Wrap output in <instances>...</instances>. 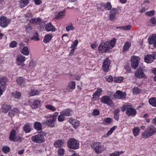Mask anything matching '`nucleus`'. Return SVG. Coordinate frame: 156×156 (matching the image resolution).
Listing matches in <instances>:
<instances>
[{
	"instance_id": "f257e3e1",
	"label": "nucleus",
	"mask_w": 156,
	"mask_h": 156,
	"mask_svg": "<svg viewBox=\"0 0 156 156\" xmlns=\"http://www.w3.org/2000/svg\"><path fill=\"white\" fill-rule=\"evenodd\" d=\"M46 136V133L44 131H40L37 134L32 136L31 140L33 142L41 144L44 142L45 141L44 137Z\"/></svg>"
},
{
	"instance_id": "f03ea898",
	"label": "nucleus",
	"mask_w": 156,
	"mask_h": 156,
	"mask_svg": "<svg viewBox=\"0 0 156 156\" xmlns=\"http://www.w3.org/2000/svg\"><path fill=\"white\" fill-rule=\"evenodd\" d=\"M121 110L123 112L126 111V113L128 116H135L136 113V109L133 107L131 105L126 104L123 105L122 107Z\"/></svg>"
},
{
	"instance_id": "7ed1b4c3",
	"label": "nucleus",
	"mask_w": 156,
	"mask_h": 156,
	"mask_svg": "<svg viewBox=\"0 0 156 156\" xmlns=\"http://www.w3.org/2000/svg\"><path fill=\"white\" fill-rule=\"evenodd\" d=\"M156 132V128L153 125H150L142 134L143 138H147L154 135Z\"/></svg>"
},
{
	"instance_id": "20e7f679",
	"label": "nucleus",
	"mask_w": 156,
	"mask_h": 156,
	"mask_svg": "<svg viewBox=\"0 0 156 156\" xmlns=\"http://www.w3.org/2000/svg\"><path fill=\"white\" fill-rule=\"evenodd\" d=\"M67 145L70 149L76 150L79 147V142L74 138H70L68 141Z\"/></svg>"
},
{
	"instance_id": "39448f33",
	"label": "nucleus",
	"mask_w": 156,
	"mask_h": 156,
	"mask_svg": "<svg viewBox=\"0 0 156 156\" xmlns=\"http://www.w3.org/2000/svg\"><path fill=\"white\" fill-rule=\"evenodd\" d=\"M99 51L102 52H108L111 48L108 42H103L101 43L98 48Z\"/></svg>"
},
{
	"instance_id": "423d86ee",
	"label": "nucleus",
	"mask_w": 156,
	"mask_h": 156,
	"mask_svg": "<svg viewBox=\"0 0 156 156\" xmlns=\"http://www.w3.org/2000/svg\"><path fill=\"white\" fill-rule=\"evenodd\" d=\"M0 25L2 28H5L9 25L11 22V20L6 17L2 16L0 19Z\"/></svg>"
},
{
	"instance_id": "0eeeda50",
	"label": "nucleus",
	"mask_w": 156,
	"mask_h": 156,
	"mask_svg": "<svg viewBox=\"0 0 156 156\" xmlns=\"http://www.w3.org/2000/svg\"><path fill=\"white\" fill-rule=\"evenodd\" d=\"M110 64L111 60L108 58H106L104 60L102 66V69L104 72H107L109 71Z\"/></svg>"
},
{
	"instance_id": "6e6552de",
	"label": "nucleus",
	"mask_w": 156,
	"mask_h": 156,
	"mask_svg": "<svg viewBox=\"0 0 156 156\" xmlns=\"http://www.w3.org/2000/svg\"><path fill=\"white\" fill-rule=\"evenodd\" d=\"M101 102L107 104L110 106H113V103L110 97L108 96H105L100 99Z\"/></svg>"
},
{
	"instance_id": "1a4fd4ad",
	"label": "nucleus",
	"mask_w": 156,
	"mask_h": 156,
	"mask_svg": "<svg viewBox=\"0 0 156 156\" xmlns=\"http://www.w3.org/2000/svg\"><path fill=\"white\" fill-rule=\"evenodd\" d=\"M114 96L116 99H123L126 97V94L125 92L118 90L114 94Z\"/></svg>"
},
{
	"instance_id": "9d476101",
	"label": "nucleus",
	"mask_w": 156,
	"mask_h": 156,
	"mask_svg": "<svg viewBox=\"0 0 156 156\" xmlns=\"http://www.w3.org/2000/svg\"><path fill=\"white\" fill-rule=\"evenodd\" d=\"M140 60V58L138 56H133L131 58V64L133 68H136L138 67V62Z\"/></svg>"
},
{
	"instance_id": "9b49d317",
	"label": "nucleus",
	"mask_w": 156,
	"mask_h": 156,
	"mask_svg": "<svg viewBox=\"0 0 156 156\" xmlns=\"http://www.w3.org/2000/svg\"><path fill=\"white\" fill-rule=\"evenodd\" d=\"M55 120H53L51 118L49 119H45L43 122V124L45 126L51 128H53L55 126Z\"/></svg>"
},
{
	"instance_id": "f8f14e48",
	"label": "nucleus",
	"mask_w": 156,
	"mask_h": 156,
	"mask_svg": "<svg viewBox=\"0 0 156 156\" xmlns=\"http://www.w3.org/2000/svg\"><path fill=\"white\" fill-rule=\"evenodd\" d=\"M29 23L41 25L43 22V21L40 18H33L29 20Z\"/></svg>"
},
{
	"instance_id": "ddd939ff",
	"label": "nucleus",
	"mask_w": 156,
	"mask_h": 156,
	"mask_svg": "<svg viewBox=\"0 0 156 156\" xmlns=\"http://www.w3.org/2000/svg\"><path fill=\"white\" fill-rule=\"evenodd\" d=\"M26 60L25 56L22 55H18L16 59V64L19 66H24V62Z\"/></svg>"
},
{
	"instance_id": "4468645a",
	"label": "nucleus",
	"mask_w": 156,
	"mask_h": 156,
	"mask_svg": "<svg viewBox=\"0 0 156 156\" xmlns=\"http://www.w3.org/2000/svg\"><path fill=\"white\" fill-rule=\"evenodd\" d=\"M69 122L71 124L75 129H77L80 125V122L79 121L76 119L70 118L69 119Z\"/></svg>"
},
{
	"instance_id": "2eb2a0df",
	"label": "nucleus",
	"mask_w": 156,
	"mask_h": 156,
	"mask_svg": "<svg viewBox=\"0 0 156 156\" xmlns=\"http://www.w3.org/2000/svg\"><path fill=\"white\" fill-rule=\"evenodd\" d=\"M41 103V101L40 100L37 99L32 102H30V104L32 108L36 109L40 106Z\"/></svg>"
},
{
	"instance_id": "dca6fc26",
	"label": "nucleus",
	"mask_w": 156,
	"mask_h": 156,
	"mask_svg": "<svg viewBox=\"0 0 156 156\" xmlns=\"http://www.w3.org/2000/svg\"><path fill=\"white\" fill-rule=\"evenodd\" d=\"M118 11L116 8H113L110 11L109 18L112 21H114L115 19V14L118 13Z\"/></svg>"
},
{
	"instance_id": "f3484780",
	"label": "nucleus",
	"mask_w": 156,
	"mask_h": 156,
	"mask_svg": "<svg viewBox=\"0 0 156 156\" xmlns=\"http://www.w3.org/2000/svg\"><path fill=\"white\" fill-rule=\"evenodd\" d=\"M143 67L139 68L137 71L135 73V75L137 77L140 78L144 77L145 75L143 72Z\"/></svg>"
},
{
	"instance_id": "a211bd4d",
	"label": "nucleus",
	"mask_w": 156,
	"mask_h": 156,
	"mask_svg": "<svg viewBox=\"0 0 156 156\" xmlns=\"http://www.w3.org/2000/svg\"><path fill=\"white\" fill-rule=\"evenodd\" d=\"M148 41L150 44L154 43V47H156V34H153L151 37H149Z\"/></svg>"
},
{
	"instance_id": "6ab92c4d",
	"label": "nucleus",
	"mask_w": 156,
	"mask_h": 156,
	"mask_svg": "<svg viewBox=\"0 0 156 156\" xmlns=\"http://www.w3.org/2000/svg\"><path fill=\"white\" fill-rule=\"evenodd\" d=\"M45 30L47 32L50 31L55 32L56 30L55 27L51 23L46 24L45 26Z\"/></svg>"
},
{
	"instance_id": "aec40b11",
	"label": "nucleus",
	"mask_w": 156,
	"mask_h": 156,
	"mask_svg": "<svg viewBox=\"0 0 156 156\" xmlns=\"http://www.w3.org/2000/svg\"><path fill=\"white\" fill-rule=\"evenodd\" d=\"M64 116H69L73 114V111L71 109L67 108L60 112Z\"/></svg>"
},
{
	"instance_id": "412c9836",
	"label": "nucleus",
	"mask_w": 156,
	"mask_h": 156,
	"mask_svg": "<svg viewBox=\"0 0 156 156\" xmlns=\"http://www.w3.org/2000/svg\"><path fill=\"white\" fill-rule=\"evenodd\" d=\"M16 139V131L14 129H13L10 133L9 139L11 141H15Z\"/></svg>"
},
{
	"instance_id": "4be33fe9",
	"label": "nucleus",
	"mask_w": 156,
	"mask_h": 156,
	"mask_svg": "<svg viewBox=\"0 0 156 156\" xmlns=\"http://www.w3.org/2000/svg\"><path fill=\"white\" fill-rule=\"evenodd\" d=\"M30 123L27 122L25 124L23 127V130L26 133H29L31 131Z\"/></svg>"
},
{
	"instance_id": "5701e85b",
	"label": "nucleus",
	"mask_w": 156,
	"mask_h": 156,
	"mask_svg": "<svg viewBox=\"0 0 156 156\" xmlns=\"http://www.w3.org/2000/svg\"><path fill=\"white\" fill-rule=\"evenodd\" d=\"M64 142L61 139L58 140L54 144V146L56 148H60L63 146Z\"/></svg>"
},
{
	"instance_id": "b1692460",
	"label": "nucleus",
	"mask_w": 156,
	"mask_h": 156,
	"mask_svg": "<svg viewBox=\"0 0 156 156\" xmlns=\"http://www.w3.org/2000/svg\"><path fill=\"white\" fill-rule=\"evenodd\" d=\"M154 60V58L152 55H147L144 58L145 62L148 63H151Z\"/></svg>"
},
{
	"instance_id": "393cba45",
	"label": "nucleus",
	"mask_w": 156,
	"mask_h": 156,
	"mask_svg": "<svg viewBox=\"0 0 156 156\" xmlns=\"http://www.w3.org/2000/svg\"><path fill=\"white\" fill-rule=\"evenodd\" d=\"M34 128L37 131H41L42 129L41 124L38 122L36 121L34 122Z\"/></svg>"
},
{
	"instance_id": "a878e982",
	"label": "nucleus",
	"mask_w": 156,
	"mask_h": 156,
	"mask_svg": "<svg viewBox=\"0 0 156 156\" xmlns=\"http://www.w3.org/2000/svg\"><path fill=\"white\" fill-rule=\"evenodd\" d=\"M53 36L49 34H47L45 35L43 42L44 43H49L51 40Z\"/></svg>"
},
{
	"instance_id": "bb28decb",
	"label": "nucleus",
	"mask_w": 156,
	"mask_h": 156,
	"mask_svg": "<svg viewBox=\"0 0 156 156\" xmlns=\"http://www.w3.org/2000/svg\"><path fill=\"white\" fill-rule=\"evenodd\" d=\"M12 107L10 105L4 104L2 106V111L4 113H6Z\"/></svg>"
},
{
	"instance_id": "cd10ccee",
	"label": "nucleus",
	"mask_w": 156,
	"mask_h": 156,
	"mask_svg": "<svg viewBox=\"0 0 156 156\" xmlns=\"http://www.w3.org/2000/svg\"><path fill=\"white\" fill-rule=\"evenodd\" d=\"M17 83L22 87L24 86V79L22 77H19L16 80Z\"/></svg>"
},
{
	"instance_id": "c85d7f7f",
	"label": "nucleus",
	"mask_w": 156,
	"mask_h": 156,
	"mask_svg": "<svg viewBox=\"0 0 156 156\" xmlns=\"http://www.w3.org/2000/svg\"><path fill=\"white\" fill-rule=\"evenodd\" d=\"M131 45V43L128 42L125 43L123 46L122 51L123 52L128 51Z\"/></svg>"
},
{
	"instance_id": "c756f323",
	"label": "nucleus",
	"mask_w": 156,
	"mask_h": 156,
	"mask_svg": "<svg viewBox=\"0 0 156 156\" xmlns=\"http://www.w3.org/2000/svg\"><path fill=\"white\" fill-rule=\"evenodd\" d=\"M149 103L152 106L156 107V98L154 97L150 98L149 100Z\"/></svg>"
},
{
	"instance_id": "7c9ffc66",
	"label": "nucleus",
	"mask_w": 156,
	"mask_h": 156,
	"mask_svg": "<svg viewBox=\"0 0 156 156\" xmlns=\"http://www.w3.org/2000/svg\"><path fill=\"white\" fill-rule=\"evenodd\" d=\"M7 81V78L3 76L0 78V84L2 86L6 85V83Z\"/></svg>"
},
{
	"instance_id": "2f4dec72",
	"label": "nucleus",
	"mask_w": 156,
	"mask_h": 156,
	"mask_svg": "<svg viewBox=\"0 0 156 156\" xmlns=\"http://www.w3.org/2000/svg\"><path fill=\"white\" fill-rule=\"evenodd\" d=\"M36 66V63L35 61L32 60L29 63L28 68L30 69H34Z\"/></svg>"
},
{
	"instance_id": "473e14b6",
	"label": "nucleus",
	"mask_w": 156,
	"mask_h": 156,
	"mask_svg": "<svg viewBox=\"0 0 156 156\" xmlns=\"http://www.w3.org/2000/svg\"><path fill=\"white\" fill-rule=\"evenodd\" d=\"M2 151L5 154H7L10 150V147L7 145H4L2 148Z\"/></svg>"
},
{
	"instance_id": "72a5a7b5",
	"label": "nucleus",
	"mask_w": 156,
	"mask_h": 156,
	"mask_svg": "<svg viewBox=\"0 0 156 156\" xmlns=\"http://www.w3.org/2000/svg\"><path fill=\"white\" fill-rule=\"evenodd\" d=\"M123 78L121 76L115 77L113 78V81L115 83H120L122 82Z\"/></svg>"
},
{
	"instance_id": "f704fd0d",
	"label": "nucleus",
	"mask_w": 156,
	"mask_h": 156,
	"mask_svg": "<svg viewBox=\"0 0 156 156\" xmlns=\"http://www.w3.org/2000/svg\"><path fill=\"white\" fill-rule=\"evenodd\" d=\"M75 28V27L73 26L72 23H70L68 25L66 28V30L67 32H69L70 30H74Z\"/></svg>"
},
{
	"instance_id": "c9c22d12",
	"label": "nucleus",
	"mask_w": 156,
	"mask_h": 156,
	"mask_svg": "<svg viewBox=\"0 0 156 156\" xmlns=\"http://www.w3.org/2000/svg\"><path fill=\"white\" fill-rule=\"evenodd\" d=\"M140 129L139 127H136L133 129V134L135 136H138L140 132Z\"/></svg>"
},
{
	"instance_id": "e433bc0d",
	"label": "nucleus",
	"mask_w": 156,
	"mask_h": 156,
	"mask_svg": "<svg viewBox=\"0 0 156 156\" xmlns=\"http://www.w3.org/2000/svg\"><path fill=\"white\" fill-rule=\"evenodd\" d=\"M22 53L26 55H29V51L27 47H24L22 50Z\"/></svg>"
},
{
	"instance_id": "4c0bfd02",
	"label": "nucleus",
	"mask_w": 156,
	"mask_h": 156,
	"mask_svg": "<svg viewBox=\"0 0 156 156\" xmlns=\"http://www.w3.org/2000/svg\"><path fill=\"white\" fill-rule=\"evenodd\" d=\"M45 108L48 109L49 110L52 111H56V108L54 106L50 105H47L45 106Z\"/></svg>"
},
{
	"instance_id": "58836bf2",
	"label": "nucleus",
	"mask_w": 156,
	"mask_h": 156,
	"mask_svg": "<svg viewBox=\"0 0 156 156\" xmlns=\"http://www.w3.org/2000/svg\"><path fill=\"white\" fill-rule=\"evenodd\" d=\"M60 114L58 117V120L59 122H62L65 120V117L61 112H60Z\"/></svg>"
},
{
	"instance_id": "ea45409f",
	"label": "nucleus",
	"mask_w": 156,
	"mask_h": 156,
	"mask_svg": "<svg viewBox=\"0 0 156 156\" xmlns=\"http://www.w3.org/2000/svg\"><path fill=\"white\" fill-rule=\"evenodd\" d=\"M30 96H34L36 95H39V93L37 90H32L29 93Z\"/></svg>"
},
{
	"instance_id": "a19ab883",
	"label": "nucleus",
	"mask_w": 156,
	"mask_h": 156,
	"mask_svg": "<svg viewBox=\"0 0 156 156\" xmlns=\"http://www.w3.org/2000/svg\"><path fill=\"white\" fill-rule=\"evenodd\" d=\"M68 86L71 89H74L76 87L75 82L73 81L69 82L68 83Z\"/></svg>"
},
{
	"instance_id": "79ce46f5",
	"label": "nucleus",
	"mask_w": 156,
	"mask_h": 156,
	"mask_svg": "<svg viewBox=\"0 0 156 156\" xmlns=\"http://www.w3.org/2000/svg\"><path fill=\"white\" fill-rule=\"evenodd\" d=\"M100 143L98 142V154L100 153L102 151L105 150V147L103 145H99Z\"/></svg>"
},
{
	"instance_id": "37998d69",
	"label": "nucleus",
	"mask_w": 156,
	"mask_h": 156,
	"mask_svg": "<svg viewBox=\"0 0 156 156\" xmlns=\"http://www.w3.org/2000/svg\"><path fill=\"white\" fill-rule=\"evenodd\" d=\"M12 94L14 98H19L21 96V93L18 91L12 93Z\"/></svg>"
},
{
	"instance_id": "c03bdc74",
	"label": "nucleus",
	"mask_w": 156,
	"mask_h": 156,
	"mask_svg": "<svg viewBox=\"0 0 156 156\" xmlns=\"http://www.w3.org/2000/svg\"><path fill=\"white\" fill-rule=\"evenodd\" d=\"M20 3L21 6L23 7H24L29 3V0H21Z\"/></svg>"
},
{
	"instance_id": "a18cd8bd",
	"label": "nucleus",
	"mask_w": 156,
	"mask_h": 156,
	"mask_svg": "<svg viewBox=\"0 0 156 156\" xmlns=\"http://www.w3.org/2000/svg\"><path fill=\"white\" fill-rule=\"evenodd\" d=\"M91 147L95 151V152L98 153V150L97 149V148L98 147L97 143L95 142L93 143L92 144H91Z\"/></svg>"
},
{
	"instance_id": "49530a36",
	"label": "nucleus",
	"mask_w": 156,
	"mask_h": 156,
	"mask_svg": "<svg viewBox=\"0 0 156 156\" xmlns=\"http://www.w3.org/2000/svg\"><path fill=\"white\" fill-rule=\"evenodd\" d=\"M104 6L108 10H111L112 8V5L111 3L109 2H107L105 4Z\"/></svg>"
},
{
	"instance_id": "de8ad7c7",
	"label": "nucleus",
	"mask_w": 156,
	"mask_h": 156,
	"mask_svg": "<svg viewBox=\"0 0 156 156\" xmlns=\"http://www.w3.org/2000/svg\"><path fill=\"white\" fill-rule=\"evenodd\" d=\"M78 42L77 40H75L73 43L71 44V48L76 49L78 45Z\"/></svg>"
},
{
	"instance_id": "09e8293b",
	"label": "nucleus",
	"mask_w": 156,
	"mask_h": 156,
	"mask_svg": "<svg viewBox=\"0 0 156 156\" xmlns=\"http://www.w3.org/2000/svg\"><path fill=\"white\" fill-rule=\"evenodd\" d=\"M58 112H55L53 115H50V116H47L46 117V118H52L53 120H56L57 119V116L58 115Z\"/></svg>"
},
{
	"instance_id": "8fccbe9b",
	"label": "nucleus",
	"mask_w": 156,
	"mask_h": 156,
	"mask_svg": "<svg viewBox=\"0 0 156 156\" xmlns=\"http://www.w3.org/2000/svg\"><path fill=\"white\" fill-rule=\"evenodd\" d=\"M65 154V150L62 148H60L58 151V154L59 156H62Z\"/></svg>"
},
{
	"instance_id": "3c124183",
	"label": "nucleus",
	"mask_w": 156,
	"mask_h": 156,
	"mask_svg": "<svg viewBox=\"0 0 156 156\" xmlns=\"http://www.w3.org/2000/svg\"><path fill=\"white\" fill-rule=\"evenodd\" d=\"M64 14L63 12H60L56 16L55 18L57 19H61L64 16Z\"/></svg>"
},
{
	"instance_id": "603ef678",
	"label": "nucleus",
	"mask_w": 156,
	"mask_h": 156,
	"mask_svg": "<svg viewBox=\"0 0 156 156\" xmlns=\"http://www.w3.org/2000/svg\"><path fill=\"white\" fill-rule=\"evenodd\" d=\"M124 152L122 151H115L111 154L110 156H119L120 155L123 153Z\"/></svg>"
},
{
	"instance_id": "864d4df0",
	"label": "nucleus",
	"mask_w": 156,
	"mask_h": 156,
	"mask_svg": "<svg viewBox=\"0 0 156 156\" xmlns=\"http://www.w3.org/2000/svg\"><path fill=\"white\" fill-rule=\"evenodd\" d=\"M106 80L109 82H112L113 81V78L112 76L110 75H108L106 76Z\"/></svg>"
},
{
	"instance_id": "5fc2aeb1",
	"label": "nucleus",
	"mask_w": 156,
	"mask_h": 156,
	"mask_svg": "<svg viewBox=\"0 0 156 156\" xmlns=\"http://www.w3.org/2000/svg\"><path fill=\"white\" fill-rule=\"evenodd\" d=\"M116 127V126H114L113 127H112L111 128L110 130L107 133V135H110L112 133L113 131L115 130Z\"/></svg>"
},
{
	"instance_id": "6e6d98bb",
	"label": "nucleus",
	"mask_w": 156,
	"mask_h": 156,
	"mask_svg": "<svg viewBox=\"0 0 156 156\" xmlns=\"http://www.w3.org/2000/svg\"><path fill=\"white\" fill-rule=\"evenodd\" d=\"M105 123L106 124H109L112 121V119L110 118H107L104 120Z\"/></svg>"
},
{
	"instance_id": "4d7b16f0",
	"label": "nucleus",
	"mask_w": 156,
	"mask_h": 156,
	"mask_svg": "<svg viewBox=\"0 0 156 156\" xmlns=\"http://www.w3.org/2000/svg\"><path fill=\"white\" fill-rule=\"evenodd\" d=\"M155 11L152 10L148 11L146 13V14L148 16H154V14Z\"/></svg>"
},
{
	"instance_id": "13d9d810",
	"label": "nucleus",
	"mask_w": 156,
	"mask_h": 156,
	"mask_svg": "<svg viewBox=\"0 0 156 156\" xmlns=\"http://www.w3.org/2000/svg\"><path fill=\"white\" fill-rule=\"evenodd\" d=\"M141 92V90L140 89L137 87H135L133 88V93L137 94L140 93Z\"/></svg>"
},
{
	"instance_id": "bf43d9fd",
	"label": "nucleus",
	"mask_w": 156,
	"mask_h": 156,
	"mask_svg": "<svg viewBox=\"0 0 156 156\" xmlns=\"http://www.w3.org/2000/svg\"><path fill=\"white\" fill-rule=\"evenodd\" d=\"M17 43L15 41H12L9 44V47H10L13 48L16 46Z\"/></svg>"
},
{
	"instance_id": "052dcab7",
	"label": "nucleus",
	"mask_w": 156,
	"mask_h": 156,
	"mask_svg": "<svg viewBox=\"0 0 156 156\" xmlns=\"http://www.w3.org/2000/svg\"><path fill=\"white\" fill-rule=\"evenodd\" d=\"M116 41V40L115 38H114L113 40L111 41L110 43V46H111L112 48L114 47L115 45Z\"/></svg>"
},
{
	"instance_id": "680f3d73",
	"label": "nucleus",
	"mask_w": 156,
	"mask_h": 156,
	"mask_svg": "<svg viewBox=\"0 0 156 156\" xmlns=\"http://www.w3.org/2000/svg\"><path fill=\"white\" fill-rule=\"evenodd\" d=\"M32 28L30 26V23L27 24L26 27V30L27 33H29L30 32V30H32Z\"/></svg>"
},
{
	"instance_id": "e2e57ef3",
	"label": "nucleus",
	"mask_w": 156,
	"mask_h": 156,
	"mask_svg": "<svg viewBox=\"0 0 156 156\" xmlns=\"http://www.w3.org/2000/svg\"><path fill=\"white\" fill-rule=\"evenodd\" d=\"M131 27L132 26L130 25L123 26V30L126 31L130 30L131 29Z\"/></svg>"
},
{
	"instance_id": "0e129e2a",
	"label": "nucleus",
	"mask_w": 156,
	"mask_h": 156,
	"mask_svg": "<svg viewBox=\"0 0 156 156\" xmlns=\"http://www.w3.org/2000/svg\"><path fill=\"white\" fill-rule=\"evenodd\" d=\"M150 22L151 23L154 25L156 24V19L155 17H152L150 19Z\"/></svg>"
},
{
	"instance_id": "69168bd1",
	"label": "nucleus",
	"mask_w": 156,
	"mask_h": 156,
	"mask_svg": "<svg viewBox=\"0 0 156 156\" xmlns=\"http://www.w3.org/2000/svg\"><path fill=\"white\" fill-rule=\"evenodd\" d=\"M39 35L37 33H36V36L33 37L31 39L33 40H35L36 41H38L39 39L38 37Z\"/></svg>"
},
{
	"instance_id": "338daca9",
	"label": "nucleus",
	"mask_w": 156,
	"mask_h": 156,
	"mask_svg": "<svg viewBox=\"0 0 156 156\" xmlns=\"http://www.w3.org/2000/svg\"><path fill=\"white\" fill-rule=\"evenodd\" d=\"M93 96V101H94L93 99H94L95 100H97V97L98 96V90L94 94Z\"/></svg>"
},
{
	"instance_id": "774afa93",
	"label": "nucleus",
	"mask_w": 156,
	"mask_h": 156,
	"mask_svg": "<svg viewBox=\"0 0 156 156\" xmlns=\"http://www.w3.org/2000/svg\"><path fill=\"white\" fill-rule=\"evenodd\" d=\"M98 46V44L97 43L96 41L95 42L92 44L91 45V47L93 49H95Z\"/></svg>"
}]
</instances>
